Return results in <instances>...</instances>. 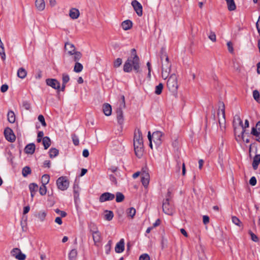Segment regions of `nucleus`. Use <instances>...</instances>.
I'll return each mask as SVG.
<instances>
[{
  "mask_svg": "<svg viewBox=\"0 0 260 260\" xmlns=\"http://www.w3.org/2000/svg\"><path fill=\"white\" fill-rule=\"evenodd\" d=\"M38 188V185L36 183H31L29 185L30 192H37Z\"/></svg>",
  "mask_w": 260,
  "mask_h": 260,
  "instance_id": "nucleus-42",
  "label": "nucleus"
},
{
  "mask_svg": "<svg viewBox=\"0 0 260 260\" xmlns=\"http://www.w3.org/2000/svg\"><path fill=\"white\" fill-rule=\"evenodd\" d=\"M44 133L43 131H39L37 136V142L40 143L42 141L43 138L44 137Z\"/></svg>",
  "mask_w": 260,
  "mask_h": 260,
  "instance_id": "nucleus-54",
  "label": "nucleus"
},
{
  "mask_svg": "<svg viewBox=\"0 0 260 260\" xmlns=\"http://www.w3.org/2000/svg\"><path fill=\"white\" fill-rule=\"evenodd\" d=\"M237 124L239 125L237 127H240L242 129V131H241V132L240 133V134L238 135V137L243 138L244 134L245 133V134H247V133H246V130L244 129V127H243V124L242 120L241 121V122L238 123Z\"/></svg>",
  "mask_w": 260,
  "mask_h": 260,
  "instance_id": "nucleus-39",
  "label": "nucleus"
},
{
  "mask_svg": "<svg viewBox=\"0 0 260 260\" xmlns=\"http://www.w3.org/2000/svg\"><path fill=\"white\" fill-rule=\"evenodd\" d=\"M147 137L149 140V146L151 149H153L152 140H151V132L150 131L148 133Z\"/></svg>",
  "mask_w": 260,
  "mask_h": 260,
  "instance_id": "nucleus-58",
  "label": "nucleus"
},
{
  "mask_svg": "<svg viewBox=\"0 0 260 260\" xmlns=\"http://www.w3.org/2000/svg\"><path fill=\"white\" fill-rule=\"evenodd\" d=\"M103 111L106 116H110L112 113V107L108 103H105L103 106Z\"/></svg>",
  "mask_w": 260,
  "mask_h": 260,
  "instance_id": "nucleus-20",
  "label": "nucleus"
},
{
  "mask_svg": "<svg viewBox=\"0 0 260 260\" xmlns=\"http://www.w3.org/2000/svg\"><path fill=\"white\" fill-rule=\"evenodd\" d=\"M125 107V97L124 95H120V100L119 101V105L116 110L117 120L118 124L120 126V128H123L124 123V116L123 113V109Z\"/></svg>",
  "mask_w": 260,
  "mask_h": 260,
  "instance_id": "nucleus-2",
  "label": "nucleus"
},
{
  "mask_svg": "<svg viewBox=\"0 0 260 260\" xmlns=\"http://www.w3.org/2000/svg\"><path fill=\"white\" fill-rule=\"evenodd\" d=\"M11 256L14 257L18 260H25L26 255L23 253L18 248H14L11 251Z\"/></svg>",
  "mask_w": 260,
  "mask_h": 260,
  "instance_id": "nucleus-6",
  "label": "nucleus"
},
{
  "mask_svg": "<svg viewBox=\"0 0 260 260\" xmlns=\"http://www.w3.org/2000/svg\"><path fill=\"white\" fill-rule=\"evenodd\" d=\"M49 157L53 158L56 157L59 154V150L55 148H51L48 152Z\"/></svg>",
  "mask_w": 260,
  "mask_h": 260,
  "instance_id": "nucleus-28",
  "label": "nucleus"
},
{
  "mask_svg": "<svg viewBox=\"0 0 260 260\" xmlns=\"http://www.w3.org/2000/svg\"><path fill=\"white\" fill-rule=\"evenodd\" d=\"M112 241L111 240L108 241L107 244L105 246V253L109 254L110 252Z\"/></svg>",
  "mask_w": 260,
  "mask_h": 260,
  "instance_id": "nucleus-41",
  "label": "nucleus"
},
{
  "mask_svg": "<svg viewBox=\"0 0 260 260\" xmlns=\"http://www.w3.org/2000/svg\"><path fill=\"white\" fill-rule=\"evenodd\" d=\"M134 147L135 153L137 157H138L139 158H141L143 155V145L140 146L136 145L134 146Z\"/></svg>",
  "mask_w": 260,
  "mask_h": 260,
  "instance_id": "nucleus-17",
  "label": "nucleus"
},
{
  "mask_svg": "<svg viewBox=\"0 0 260 260\" xmlns=\"http://www.w3.org/2000/svg\"><path fill=\"white\" fill-rule=\"evenodd\" d=\"M62 80L63 84H67L70 80V77L69 75L66 73L62 74Z\"/></svg>",
  "mask_w": 260,
  "mask_h": 260,
  "instance_id": "nucleus-52",
  "label": "nucleus"
},
{
  "mask_svg": "<svg viewBox=\"0 0 260 260\" xmlns=\"http://www.w3.org/2000/svg\"><path fill=\"white\" fill-rule=\"evenodd\" d=\"M55 212L58 214H59L60 215V217H64L67 216V213L66 212L64 211H61L60 210H59V209L57 208L56 209L54 210Z\"/></svg>",
  "mask_w": 260,
  "mask_h": 260,
  "instance_id": "nucleus-51",
  "label": "nucleus"
},
{
  "mask_svg": "<svg viewBox=\"0 0 260 260\" xmlns=\"http://www.w3.org/2000/svg\"><path fill=\"white\" fill-rule=\"evenodd\" d=\"M56 183L59 189L64 191L69 187L70 182L67 177L61 176L56 180Z\"/></svg>",
  "mask_w": 260,
  "mask_h": 260,
  "instance_id": "nucleus-4",
  "label": "nucleus"
},
{
  "mask_svg": "<svg viewBox=\"0 0 260 260\" xmlns=\"http://www.w3.org/2000/svg\"><path fill=\"white\" fill-rule=\"evenodd\" d=\"M6 139L10 142H13L16 139V137L12 131L9 127H7L5 129L4 132Z\"/></svg>",
  "mask_w": 260,
  "mask_h": 260,
  "instance_id": "nucleus-9",
  "label": "nucleus"
},
{
  "mask_svg": "<svg viewBox=\"0 0 260 260\" xmlns=\"http://www.w3.org/2000/svg\"><path fill=\"white\" fill-rule=\"evenodd\" d=\"M133 26V22L130 20H126L121 23V27L124 30L130 29Z\"/></svg>",
  "mask_w": 260,
  "mask_h": 260,
  "instance_id": "nucleus-21",
  "label": "nucleus"
},
{
  "mask_svg": "<svg viewBox=\"0 0 260 260\" xmlns=\"http://www.w3.org/2000/svg\"><path fill=\"white\" fill-rule=\"evenodd\" d=\"M72 139L73 144L75 146H78L79 144V140L78 137L77 135H76V134H73L72 135Z\"/></svg>",
  "mask_w": 260,
  "mask_h": 260,
  "instance_id": "nucleus-49",
  "label": "nucleus"
},
{
  "mask_svg": "<svg viewBox=\"0 0 260 260\" xmlns=\"http://www.w3.org/2000/svg\"><path fill=\"white\" fill-rule=\"evenodd\" d=\"M105 212L106 213L105 214V219L108 221H111L114 217L113 212L110 210H106Z\"/></svg>",
  "mask_w": 260,
  "mask_h": 260,
  "instance_id": "nucleus-34",
  "label": "nucleus"
},
{
  "mask_svg": "<svg viewBox=\"0 0 260 260\" xmlns=\"http://www.w3.org/2000/svg\"><path fill=\"white\" fill-rule=\"evenodd\" d=\"M22 107L26 110H28L30 108V105L29 103L26 101H23Z\"/></svg>",
  "mask_w": 260,
  "mask_h": 260,
  "instance_id": "nucleus-56",
  "label": "nucleus"
},
{
  "mask_svg": "<svg viewBox=\"0 0 260 260\" xmlns=\"http://www.w3.org/2000/svg\"><path fill=\"white\" fill-rule=\"evenodd\" d=\"M228 9L230 11H234L236 9V6L234 0H228L226 1Z\"/></svg>",
  "mask_w": 260,
  "mask_h": 260,
  "instance_id": "nucleus-26",
  "label": "nucleus"
},
{
  "mask_svg": "<svg viewBox=\"0 0 260 260\" xmlns=\"http://www.w3.org/2000/svg\"><path fill=\"white\" fill-rule=\"evenodd\" d=\"M92 235V238L94 241V245L96 246H99V244L102 241V236L99 231H93Z\"/></svg>",
  "mask_w": 260,
  "mask_h": 260,
  "instance_id": "nucleus-14",
  "label": "nucleus"
},
{
  "mask_svg": "<svg viewBox=\"0 0 260 260\" xmlns=\"http://www.w3.org/2000/svg\"><path fill=\"white\" fill-rule=\"evenodd\" d=\"M0 55L2 60H5L6 54L5 52L4 44L3 43L2 41L0 42Z\"/></svg>",
  "mask_w": 260,
  "mask_h": 260,
  "instance_id": "nucleus-37",
  "label": "nucleus"
},
{
  "mask_svg": "<svg viewBox=\"0 0 260 260\" xmlns=\"http://www.w3.org/2000/svg\"><path fill=\"white\" fill-rule=\"evenodd\" d=\"M248 234L251 237V240H252L253 242H258L259 241L258 237L255 234H254L251 230H249L248 231Z\"/></svg>",
  "mask_w": 260,
  "mask_h": 260,
  "instance_id": "nucleus-44",
  "label": "nucleus"
},
{
  "mask_svg": "<svg viewBox=\"0 0 260 260\" xmlns=\"http://www.w3.org/2000/svg\"><path fill=\"white\" fill-rule=\"evenodd\" d=\"M83 69V65L81 63L79 62L78 61L76 62L74 68V71L75 72L80 73L82 71Z\"/></svg>",
  "mask_w": 260,
  "mask_h": 260,
  "instance_id": "nucleus-35",
  "label": "nucleus"
},
{
  "mask_svg": "<svg viewBox=\"0 0 260 260\" xmlns=\"http://www.w3.org/2000/svg\"><path fill=\"white\" fill-rule=\"evenodd\" d=\"M122 60L120 58H118L114 61L113 66L115 68L119 67L122 64Z\"/></svg>",
  "mask_w": 260,
  "mask_h": 260,
  "instance_id": "nucleus-47",
  "label": "nucleus"
},
{
  "mask_svg": "<svg viewBox=\"0 0 260 260\" xmlns=\"http://www.w3.org/2000/svg\"><path fill=\"white\" fill-rule=\"evenodd\" d=\"M162 133L160 131H155L151 134V140L153 141L156 148L159 147L162 143Z\"/></svg>",
  "mask_w": 260,
  "mask_h": 260,
  "instance_id": "nucleus-5",
  "label": "nucleus"
},
{
  "mask_svg": "<svg viewBox=\"0 0 260 260\" xmlns=\"http://www.w3.org/2000/svg\"><path fill=\"white\" fill-rule=\"evenodd\" d=\"M46 84L52 88L57 90L59 92L60 88V84L59 82L56 79L48 78L46 80Z\"/></svg>",
  "mask_w": 260,
  "mask_h": 260,
  "instance_id": "nucleus-7",
  "label": "nucleus"
},
{
  "mask_svg": "<svg viewBox=\"0 0 260 260\" xmlns=\"http://www.w3.org/2000/svg\"><path fill=\"white\" fill-rule=\"evenodd\" d=\"M124 250V240L121 239L120 241L116 244L115 247V251L116 253H120Z\"/></svg>",
  "mask_w": 260,
  "mask_h": 260,
  "instance_id": "nucleus-15",
  "label": "nucleus"
},
{
  "mask_svg": "<svg viewBox=\"0 0 260 260\" xmlns=\"http://www.w3.org/2000/svg\"><path fill=\"white\" fill-rule=\"evenodd\" d=\"M251 134L256 137V141L260 143V121L257 122L255 127H252Z\"/></svg>",
  "mask_w": 260,
  "mask_h": 260,
  "instance_id": "nucleus-13",
  "label": "nucleus"
},
{
  "mask_svg": "<svg viewBox=\"0 0 260 260\" xmlns=\"http://www.w3.org/2000/svg\"><path fill=\"white\" fill-rule=\"evenodd\" d=\"M7 118L10 123H14L15 121V115L14 112L12 110L9 111L7 114Z\"/></svg>",
  "mask_w": 260,
  "mask_h": 260,
  "instance_id": "nucleus-27",
  "label": "nucleus"
},
{
  "mask_svg": "<svg viewBox=\"0 0 260 260\" xmlns=\"http://www.w3.org/2000/svg\"><path fill=\"white\" fill-rule=\"evenodd\" d=\"M209 38L212 41L215 42L216 40V35L213 32H211L210 35L209 36Z\"/></svg>",
  "mask_w": 260,
  "mask_h": 260,
  "instance_id": "nucleus-60",
  "label": "nucleus"
},
{
  "mask_svg": "<svg viewBox=\"0 0 260 260\" xmlns=\"http://www.w3.org/2000/svg\"><path fill=\"white\" fill-rule=\"evenodd\" d=\"M139 260H150V256L147 253H144L140 255Z\"/></svg>",
  "mask_w": 260,
  "mask_h": 260,
  "instance_id": "nucleus-57",
  "label": "nucleus"
},
{
  "mask_svg": "<svg viewBox=\"0 0 260 260\" xmlns=\"http://www.w3.org/2000/svg\"><path fill=\"white\" fill-rule=\"evenodd\" d=\"M149 174L147 172H144L141 176V182L145 188L148 187L149 183Z\"/></svg>",
  "mask_w": 260,
  "mask_h": 260,
  "instance_id": "nucleus-16",
  "label": "nucleus"
},
{
  "mask_svg": "<svg viewBox=\"0 0 260 260\" xmlns=\"http://www.w3.org/2000/svg\"><path fill=\"white\" fill-rule=\"evenodd\" d=\"M43 167L44 168H50L51 167V161L49 160H46L43 162Z\"/></svg>",
  "mask_w": 260,
  "mask_h": 260,
  "instance_id": "nucleus-62",
  "label": "nucleus"
},
{
  "mask_svg": "<svg viewBox=\"0 0 260 260\" xmlns=\"http://www.w3.org/2000/svg\"><path fill=\"white\" fill-rule=\"evenodd\" d=\"M116 196V202L117 203L122 202L124 199V196L120 192H117L115 197Z\"/></svg>",
  "mask_w": 260,
  "mask_h": 260,
  "instance_id": "nucleus-36",
  "label": "nucleus"
},
{
  "mask_svg": "<svg viewBox=\"0 0 260 260\" xmlns=\"http://www.w3.org/2000/svg\"><path fill=\"white\" fill-rule=\"evenodd\" d=\"M210 218L208 215H204L203 216V222L204 224H207L209 222Z\"/></svg>",
  "mask_w": 260,
  "mask_h": 260,
  "instance_id": "nucleus-64",
  "label": "nucleus"
},
{
  "mask_svg": "<svg viewBox=\"0 0 260 260\" xmlns=\"http://www.w3.org/2000/svg\"><path fill=\"white\" fill-rule=\"evenodd\" d=\"M232 222L236 225L241 226L242 224L240 219L236 216H233L232 217Z\"/></svg>",
  "mask_w": 260,
  "mask_h": 260,
  "instance_id": "nucleus-48",
  "label": "nucleus"
},
{
  "mask_svg": "<svg viewBox=\"0 0 260 260\" xmlns=\"http://www.w3.org/2000/svg\"><path fill=\"white\" fill-rule=\"evenodd\" d=\"M132 5L137 14L139 16H141L143 14V7L142 5L137 0H134L132 2Z\"/></svg>",
  "mask_w": 260,
  "mask_h": 260,
  "instance_id": "nucleus-11",
  "label": "nucleus"
},
{
  "mask_svg": "<svg viewBox=\"0 0 260 260\" xmlns=\"http://www.w3.org/2000/svg\"><path fill=\"white\" fill-rule=\"evenodd\" d=\"M50 180V176L48 174H44L42 177L41 182L42 184L46 185L47 184Z\"/></svg>",
  "mask_w": 260,
  "mask_h": 260,
  "instance_id": "nucleus-40",
  "label": "nucleus"
},
{
  "mask_svg": "<svg viewBox=\"0 0 260 260\" xmlns=\"http://www.w3.org/2000/svg\"><path fill=\"white\" fill-rule=\"evenodd\" d=\"M260 163V154H256L253 159L252 167L254 170H256Z\"/></svg>",
  "mask_w": 260,
  "mask_h": 260,
  "instance_id": "nucleus-24",
  "label": "nucleus"
},
{
  "mask_svg": "<svg viewBox=\"0 0 260 260\" xmlns=\"http://www.w3.org/2000/svg\"><path fill=\"white\" fill-rule=\"evenodd\" d=\"M46 216V213L45 211H40L38 214V218L41 220L43 221Z\"/></svg>",
  "mask_w": 260,
  "mask_h": 260,
  "instance_id": "nucleus-55",
  "label": "nucleus"
},
{
  "mask_svg": "<svg viewBox=\"0 0 260 260\" xmlns=\"http://www.w3.org/2000/svg\"><path fill=\"white\" fill-rule=\"evenodd\" d=\"M64 49L68 52V54H69V51H72V50H73V51L75 50V47L73 44L66 42L64 44Z\"/></svg>",
  "mask_w": 260,
  "mask_h": 260,
  "instance_id": "nucleus-32",
  "label": "nucleus"
},
{
  "mask_svg": "<svg viewBox=\"0 0 260 260\" xmlns=\"http://www.w3.org/2000/svg\"><path fill=\"white\" fill-rule=\"evenodd\" d=\"M170 201L168 199H165L162 203V211L168 215H172L173 214V207L170 204Z\"/></svg>",
  "mask_w": 260,
  "mask_h": 260,
  "instance_id": "nucleus-8",
  "label": "nucleus"
},
{
  "mask_svg": "<svg viewBox=\"0 0 260 260\" xmlns=\"http://www.w3.org/2000/svg\"><path fill=\"white\" fill-rule=\"evenodd\" d=\"M27 75V71L23 68H19L17 71V76L21 79H24Z\"/></svg>",
  "mask_w": 260,
  "mask_h": 260,
  "instance_id": "nucleus-29",
  "label": "nucleus"
},
{
  "mask_svg": "<svg viewBox=\"0 0 260 260\" xmlns=\"http://www.w3.org/2000/svg\"><path fill=\"white\" fill-rule=\"evenodd\" d=\"M80 15L79 11L76 8H72L70 10L69 16L73 19H77Z\"/></svg>",
  "mask_w": 260,
  "mask_h": 260,
  "instance_id": "nucleus-22",
  "label": "nucleus"
},
{
  "mask_svg": "<svg viewBox=\"0 0 260 260\" xmlns=\"http://www.w3.org/2000/svg\"><path fill=\"white\" fill-rule=\"evenodd\" d=\"M253 99L257 102L260 103V94L258 90H254L253 91Z\"/></svg>",
  "mask_w": 260,
  "mask_h": 260,
  "instance_id": "nucleus-43",
  "label": "nucleus"
},
{
  "mask_svg": "<svg viewBox=\"0 0 260 260\" xmlns=\"http://www.w3.org/2000/svg\"><path fill=\"white\" fill-rule=\"evenodd\" d=\"M167 85L169 90L172 91V92L177 91L178 85L175 74H172L170 76L168 79Z\"/></svg>",
  "mask_w": 260,
  "mask_h": 260,
  "instance_id": "nucleus-3",
  "label": "nucleus"
},
{
  "mask_svg": "<svg viewBox=\"0 0 260 260\" xmlns=\"http://www.w3.org/2000/svg\"><path fill=\"white\" fill-rule=\"evenodd\" d=\"M115 198V194L109 192L102 193L99 198V201L103 203L106 201H112Z\"/></svg>",
  "mask_w": 260,
  "mask_h": 260,
  "instance_id": "nucleus-10",
  "label": "nucleus"
},
{
  "mask_svg": "<svg viewBox=\"0 0 260 260\" xmlns=\"http://www.w3.org/2000/svg\"><path fill=\"white\" fill-rule=\"evenodd\" d=\"M241 131L242 129L240 127H237L235 126H234V133L236 136L238 137V135Z\"/></svg>",
  "mask_w": 260,
  "mask_h": 260,
  "instance_id": "nucleus-63",
  "label": "nucleus"
},
{
  "mask_svg": "<svg viewBox=\"0 0 260 260\" xmlns=\"http://www.w3.org/2000/svg\"><path fill=\"white\" fill-rule=\"evenodd\" d=\"M257 180L254 176H252L249 180V184L252 186H254L256 184Z\"/></svg>",
  "mask_w": 260,
  "mask_h": 260,
  "instance_id": "nucleus-59",
  "label": "nucleus"
},
{
  "mask_svg": "<svg viewBox=\"0 0 260 260\" xmlns=\"http://www.w3.org/2000/svg\"><path fill=\"white\" fill-rule=\"evenodd\" d=\"M241 119L240 117V116L238 114H236L234 117V120H233V125H234V126H235L236 124H238V123L239 122H241Z\"/></svg>",
  "mask_w": 260,
  "mask_h": 260,
  "instance_id": "nucleus-53",
  "label": "nucleus"
},
{
  "mask_svg": "<svg viewBox=\"0 0 260 260\" xmlns=\"http://www.w3.org/2000/svg\"><path fill=\"white\" fill-rule=\"evenodd\" d=\"M35 5L39 11H43L45 7V4L44 0H36Z\"/></svg>",
  "mask_w": 260,
  "mask_h": 260,
  "instance_id": "nucleus-23",
  "label": "nucleus"
},
{
  "mask_svg": "<svg viewBox=\"0 0 260 260\" xmlns=\"http://www.w3.org/2000/svg\"><path fill=\"white\" fill-rule=\"evenodd\" d=\"M164 85L162 83H159L158 85L155 86V93L157 95H159L161 93L163 89Z\"/></svg>",
  "mask_w": 260,
  "mask_h": 260,
  "instance_id": "nucleus-38",
  "label": "nucleus"
},
{
  "mask_svg": "<svg viewBox=\"0 0 260 260\" xmlns=\"http://www.w3.org/2000/svg\"><path fill=\"white\" fill-rule=\"evenodd\" d=\"M31 173V170L29 166H25L22 170V175L23 177H26L28 175Z\"/></svg>",
  "mask_w": 260,
  "mask_h": 260,
  "instance_id": "nucleus-31",
  "label": "nucleus"
},
{
  "mask_svg": "<svg viewBox=\"0 0 260 260\" xmlns=\"http://www.w3.org/2000/svg\"><path fill=\"white\" fill-rule=\"evenodd\" d=\"M35 148L36 146L34 143H29L25 146L24 151L26 154H32L35 152Z\"/></svg>",
  "mask_w": 260,
  "mask_h": 260,
  "instance_id": "nucleus-18",
  "label": "nucleus"
},
{
  "mask_svg": "<svg viewBox=\"0 0 260 260\" xmlns=\"http://www.w3.org/2000/svg\"><path fill=\"white\" fill-rule=\"evenodd\" d=\"M42 143L44 147V149H47L51 145V139L48 136H45L43 138Z\"/></svg>",
  "mask_w": 260,
  "mask_h": 260,
  "instance_id": "nucleus-25",
  "label": "nucleus"
},
{
  "mask_svg": "<svg viewBox=\"0 0 260 260\" xmlns=\"http://www.w3.org/2000/svg\"><path fill=\"white\" fill-rule=\"evenodd\" d=\"M38 119L41 122V123L43 126H44V127L46 126L47 124L45 121V118L43 115H42V114L39 115L38 116Z\"/></svg>",
  "mask_w": 260,
  "mask_h": 260,
  "instance_id": "nucleus-50",
  "label": "nucleus"
},
{
  "mask_svg": "<svg viewBox=\"0 0 260 260\" xmlns=\"http://www.w3.org/2000/svg\"><path fill=\"white\" fill-rule=\"evenodd\" d=\"M8 88L9 86L7 84H3L1 87V91L2 92H5L8 90Z\"/></svg>",
  "mask_w": 260,
  "mask_h": 260,
  "instance_id": "nucleus-61",
  "label": "nucleus"
},
{
  "mask_svg": "<svg viewBox=\"0 0 260 260\" xmlns=\"http://www.w3.org/2000/svg\"><path fill=\"white\" fill-rule=\"evenodd\" d=\"M167 243H168L167 239L164 236H161V247L162 249H164V248H165L167 247Z\"/></svg>",
  "mask_w": 260,
  "mask_h": 260,
  "instance_id": "nucleus-46",
  "label": "nucleus"
},
{
  "mask_svg": "<svg viewBox=\"0 0 260 260\" xmlns=\"http://www.w3.org/2000/svg\"><path fill=\"white\" fill-rule=\"evenodd\" d=\"M47 192V187L45 185L42 184L39 188V193L41 196H44Z\"/></svg>",
  "mask_w": 260,
  "mask_h": 260,
  "instance_id": "nucleus-45",
  "label": "nucleus"
},
{
  "mask_svg": "<svg viewBox=\"0 0 260 260\" xmlns=\"http://www.w3.org/2000/svg\"><path fill=\"white\" fill-rule=\"evenodd\" d=\"M128 217L133 218L136 214V209L134 207L128 208L126 211Z\"/></svg>",
  "mask_w": 260,
  "mask_h": 260,
  "instance_id": "nucleus-33",
  "label": "nucleus"
},
{
  "mask_svg": "<svg viewBox=\"0 0 260 260\" xmlns=\"http://www.w3.org/2000/svg\"><path fill=\"white\" fill-rule=\"evenodd\" d=\"M143 141L142 134L140 129H138V132L135 133L134 138V146L143 145Z\"/></svg>",
  "mask_w": 260,
  "mask_h": 260,
  "instance_id": "nucleus-12",
  "label": "nucleus"
},
{
  "mask_svg": "<svg viewBox=\"0 0 260 260\" xmlns=\"http://www.w3.org/2000/svg\"><path fill=\"white\" fill-rule=\"evenodd\" d=\"M69 54L70 55H74L73 59L75 62H78L81 59L82 57V53L80 51H77L75 50L73 51V50L72 51H69Z\"/></svg>",
  "mask_w": 260,
  "mask_h": 260,
  "instance_id": "nucleus-19",
  "label": "nucleus"
},
{
  "mask_svg": "<svg viewBox=\"0 0 260 260\" xmlns=\"http://www.w3.org/2000/svg\"><path fill=\"white\" fill-rule=\"evenodd\" d=\"M133 70L135 73H140L142 72L140 68V59L135 48L131 49V56L128 57L125 61L123 68L125 73H131Z\"/></svg>",
  "mask_w": 260,
  "mask_h": 260,
  "instance_id": "nucleus-1",
  "label": "nucleus"
},
{
  "mask_svg": "<svg viewBox=\"0 0 260 260\" xmlns=\"http://www.w3.org/2000/svg\"><path fill=\"white\" fill-rule=\"evenodd\" d=\"M77 256V250L76 249H72L69 253V260H76Z\"/></svg>",
  "mask_w": 260,
  "mask_h": 260,
  "instance_id": "nucleus-30",
  "label": "nucleus"
}]
</instances>
